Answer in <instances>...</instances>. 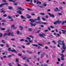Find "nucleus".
Listing matches in <instances>:
<instances>
[{"instance_id": "f257e3e1", "label": "nucleus", "mask_w": 66, "mask_h": 66, "mask_svg": "<svg viewBox=\"0 0 66 66\" xmlns=\"http://www.w3.org/2000/svg\"><path fill=\"white\" fill-rule=\"evenodd\" d=\"M8 35L9 36H10V35H11L12 36H14V34H13V33L10 32L8 34L6 33H5L4 37V36H6V35Z\"/></svg>"}, {"instance_id": "f03ea898", "label": "nucleus", "mask_w": 66, "mask_h": 66, "mask_svg": "<svg viewBox=\"0 0 66 66\" xmlns=\"http://www.w3.org/2000/svg\"><path fill=\"white\" fill-rule=\"evenodd\" d=\"M61 56L62 57L61 58V60L62 61H64V60L65 59L64 58V57H65V56H64V55L63 54H61Z\"/></svg>"}, {"instance_id": "7ed1b4c3", "label": "nucleus", "mask_w": 66, "mask_h": 66, "mask_svg": "<svg viewBox=\"0 0 66 66\" xmlns=\"http://www.w3.org/2000/svg\"><path fill=\"white\" fill-rule=\"evenodd\" d=\"M32 46H34V47H38L37 49H39L40 48V47L39 46H38L36 44H32Z\"/></svg>"}, {"instance_id": "20e7f679", "label": "nucleus", "mask_w": 66, "mask_h": 66, "mask_svg": "<svg viewBox=\"0 0 66 66\" xmlns=\"http://www.w3.org/2000/svg\"><path fill=\"white\" fill-rule=\"evenodd\" d=\"M39 36L41 37H44V36H46V35L44 34H39Z\"/></svg>"}, {"instance_id": "39448f33", "label": "nucleus", "mask_w": 66, "mask_h": 66, "mask_svg": "<svg viewBox=\"0 0 66 66\" xmlns=\"http://www.w3.org/2000/svg\"><path fill=\"white\" fill-rule=\"evenodd\" d=\"M61 42V40H59L58 42V43L59 44L57 45V46L59 48H60V45H61V43H60V42Z\"/></svg>"}, {"instance_id": "423d86ee", "label": "nucleus", "mask_w": 66, "mask_h": 66, "mask_svg": "<svg viewBox=\"0 0 66 66\" xmlns=\"http://www.w3.org/2000/svg\"><path fill=\"white\" fill-rule=\"evenodd\" d=\"M30 24L31 27H35V26L36 25V24H34L32 23H30Z\"/></svg>"}, {"instance_id": "0eeeda50", "label": "nucleus", "mask_w": 66, "mask_h": 66, "mask_svg": "<svg viewBox=\"0 0 66 66\" xmlns=\"http://www.w3.org/2000/svg\"><path fill=\"white\" fill-rule=\"evenodd\" d=\"M48 14L50 16H51V17H53V18H54V16H55L53 14H52L50 13H48Z\"/></svg>"}, {"instance_id": "6e6552de", "label": "nucleus", "mask_w": 66, "mask_h": 66, "mask_svg": "<svg viewBox=\"0 0 66 66\" xmlns=\"http://www.w3.org/2000/svg\"><path fill=\"white\" fill-rule=\"evenodd\" d=\"M29 21H30V22H34L36 20H34L33 19H30L29 20Z\"/></svg>"}, {"instance_id": "1a4fd4ad", "label": "nucleus", "mask_w": 66, "mask_h": 66, "mask_svg": "<svg viewBox=\"0 0 66 66\" xmlns=\"http://www.w3.org/2000/svg\"><path fill=\"white\" fill-rule=\"evenodd\" d=\"M45 54V53H43L42 54L41 56V58L42 59L43 57V56H44V55Z\"/></svg>"}, {"instance_id": "9d476101", "label": "nucleus", "mask_w": 66, "mask_h": 66, "mask_svg": "<svg viewBox=\"0 0 66 66\" xmlns=\"http://www.w3.org/2000/svg\"><path fill=\"white\" fill-rule=\"evenodd\" d=\"M54 10L55 12H57V11H60V10H59L58 8L57 7L56 8V9H54Z\"/></svg>"}, {"instance_id": "9b49d317", "label": "nucleus", "mask_w": 66, "mask_h": 66, "mask_svg": "<svg viewBox=\"0 0 66 66\" xmlns=\"http://www.w3.org/2000/svg\"><path fill=\"white\" fill-rule=\"evenodd\" d=\"M17 34L18 35H21L22 33H20V32L18 31L17 32Z\"/></svg>"}, {"instance_id": "f8f14e48", "label": "nucleus", "mask_w": 66, "mask_h": 66, "mask_svg": "<svg viewBox=\"0 0 66 66\" xmlns=\"http://www.w3.org/2000/svg\"><path fill=\"white\" fill-rule=\"evenodd\" d=\"M33 1V0H31L30 1V3H29V4H31L32 5H34V6H35V5L34 4H33L32 3V2Z\"/></svg>"}, {"instance_id": "ddd939ff", "label": "nucleus", "mask_w": 66, "mask_h": 66, "mask_svg": "<svg viewBox=\"0 0 66 66\" xmlns=\"http://www.w3.org/2000/svg\"><path fill=\"white\" fill-rule=\"evenodd\" d=\"M18 8L19 10H21L22 11H24V9H22L21 7H18Z\"/></svg>"}, {"instance_id": "4468645a", "label": "nucleus", "mask_w": 66, "mask_h": 66, "mask_svg": "<svg viewBox=\"0 0 66 66\" xmlns=\"http://www.w3.org/2000/svg\"><path fill=\"white\" fill-rule=\"evenodd\" d=\"M19 28H20L21 30H23V27L22 26H19Z\"/></svg>"}, {"instance_id": "2eb2a0df", "label": "nucleus", "mask_w": 66, "mask_h": 66, "mask_svg": "<svg viewBox=\"0 0 66 66\" xmlns=\"http://www.w3.org/2000/svg\"><path fill=\"white\" fill-rule=\"evenodd\" d=\"M1 42L2 43L4 44H6V42H5V41L4 40H2L1 41Z\"/></svg>"}, {"instance_id": "dca6fc26", "label": "nucleus", "mask_w": 66, "mask_h": 66, "mask_svg": "<svg viewBox=\"0 0 66 66\" xmlns=\"http://www.w3.org/2000/svg\"><path fill=\"white\" fill-rule=\"evenodd\" d=\"M11 52H15V53H17V51H16V50L13 49V50H12L11 51Z\"/></svg>"}, {"instance_id": "f3484780", "label": "nucleus", "mask_w": 66, "mask_h": 66, "mask_svg": "<svg viewBox=\"0 0 66 66\" xmlns=\"http://www.w3.org/2000/svg\"><path fill=\"white\" fill-rule=\"evenodd\" d=\"M56 21L57 23H61V21H59V20L57 21Z\"/></svg>"}, {"instance_id": "a211bd4d", "label": "nucleus", "mask_w": 66, "mask_h": 66, "mask_svg": "<svg viewBox=\"0 0 66 66\" xmlns=\"http://www.w3.org/2000/svg\"><path fill=\"white\" fill-rule=\"evenodd\" d=\"M26 15L28 16H27V18H31V16L29 15L28 14H26Z\"/></svg>"}, {"instance_id": "6ab92c4d", "label": "nucleus", "mask_w": 66, "mask_h": 66, "mask_svg": "<svg viewBox=\"0 0 66 66\" xmlns=\"http://www.w3.org/2000/svg\"><path fill=\"white\" fill-rule=\"evenodd\" d=\"M3 10V9H2V11H1V13H5V11Z\"/></svg>"}, {"instance_id": "aec40b11", "label": "nucleus", "mask_w": 66, "mask_h": 66, "mask_svg": "<svg viewBox=\"0 0 66 66\" xmlns=\"http://www.w3.org/2000/svg\"><path fill=\"white\" fill-rule=\"evenodd\" d=\"M37 1V4H38L39 3V4H41V3H42L40 2L39 1Z\"/></svg>"}, {"instance_id": "412c9836", "label": "nucleus", "mask_w": 66, "mask_h": 66, "mask_svg": "<svg viewBox=\"0 0 66 66\" xmlns=\"http://www.w3.org/2000/svg\"><path fill=\"white\" fill-rule=\"evenodd\" d=\"M62 31L63 32H62V33H63V34H65V32H66V30H62Z\"/></svg>"}, {"instance_id": "4be33fe9", "label": "nucleus", "mask_w": 66, "mask_h": 66, "mask_svg": "<svg viewBox=\"0 0 66 66\" xmlns=\"http://www.w3.org/2000/svg\"><path fill=\"white\" fill-rule=\"evenodd\" d=\"M40 17L39 16L38 17L37 19H35V20L36 21V20H40Z\"/></svg>"}, {"instance_id": "5701e85b", "label": "nucleus", "mask_w": 66, "mask_h": 66, "mask_svg": "<svg viewBox=\"0 0 66 66\" xmlns=\"http://www.w3.org/2000/svg\"><path fill=\"white\" fill-rule=\"evenodd\" d=\"M12 8H13V7H11V6L8 7V9L9 10H11L12 9Z\"/></svg>"}, {"instance_id": "b1692460", "label": "nucleus", "mask_w": 66, "mask_h": 66, "mask_svg": "<svg viewBox=\"0 0 66 66\" xmlns=\"http://www.w3.org/2000/svg\"><path fill=\"white\" fill-rule=\"evenodd\" d=\"M8 17L9 18V19H12V16L10 15H9L8 16Z\"/></svg>"}, {"instance_id": "393cba45", "label": "nucleus", "mask_w": 66, "mask_h": 66, "mask_svg": "<svg viewBox=\"0 0 66 66\" xmlns=\"http://www.w3.org/2000/svg\"><path fill=\"white\" fill-rule=\"evenodd\" d=\"M21 18L22 19H25V18H24V16H22V15H21Z\"/></svg>"}, {"instance_id": "a878e982", "label": "nucleus", "mask_w": 66, "mask_h": 66, "mask_svg": "<svg viewBox=\"0 0 66 66\" xmlns=\"http://www.w3.org/2000/svg\"><path fill=\"white\" fill-rule=\"evenodd\" d=\"M0 46L2 47H3L4 46V45L3 44H1L0 45Z\"/></svg>"}, {"instance_id": "bb28decb", "label": "nucleus", "mask_w": 66, "mask_h": 66, "mask_svg": "<svg viewBox=\"0 0 66 66\" xmlns=\"http://www.w3.org/2000/svg\"><path fill=\"white\" fill-rule=\"evenodd\" d=\"M3 5H9V4L6 3H3Z\"/></svg>"}, {"instance_id": "cd10ccee", "label": "nucleus", "mask_w": 66, "mask_h": 66, "mask_svg": "<svg viewBox=\"0 0 66 66\" xmlns=\"http://www.w3.org/2000/svg\"><path fill=\"white\" fill-rule=\"evenodd\" d=\"M36 23H38L39 24H41L42 23V22H41L40 21L36 22Z\"/></svg>"}, {"instance_id": "c85d7f7f", "label": "nucleus", "mask_w": 66, "mask_h": 66, "mask_svg": "<svg viewBox=\"0 0 66 66\" xmlns=\"http://www.w3.org/2000/svg\"><path fill=\"white\" fill-rule=\"evenodd\" d=\"M42 20H44V21H46V19H45V18L44 17H42Z\"/></svg>"}, {"instance_id": "c756f323", "label": "nucleus", "mask_w": 66, "mask_h": 66, "mask_svg": "<svg viewBox=\"0 0 66 66\" xmlns=\"http://www.w3.org/2000/svg\"><path fill=\"white\" fill-rule=\"evenodd\" d=\"M14 27H15V26H14V25H13L12 26L11 28L12 29H14Z\"/></svg>"}, {"instance_id": "7c9ffc66", "label": "nucleus", "mask_w": 66, "mask_h": 66, "mask_svg": "<svg viewBox=\"0 0 66 66\" xmlns=\"http://www.w3.org/2000/svg\"><path fill=\"white\" fill-rule=\"evenodd\" d=\"M3 5H4L3 3L1 5H0V7H2L3 6Z\"/></svg>"}, {"instance_id": "2f4dec72", "label": "nucleus", "mask_w": 66, "mask_h": 66, "mask_svg": "<svg viewBox=\"0 0 66 66\" xmlns=\"http://www.w3.org/2000/svg\"><path fill=\"white\" fill-rule=\"evenodd\" d=\"M32 30V28H29L28 29V30L29 31H31Z\"/></svg>"}, {"instance_id": "473e14b6", "label": "nucleus", "mask_w": 66, "mask_h": 66, "mask_svg": "<svg viewBox=\"0 0 66 66\" xmlns=\"http://www.w3.org/2000/svg\"><path fill=\"white\" fill-rule=\"evenodd\" d=\"M12 50V49L11 48H9L8 49V50L9 51H11V50Z\"/></svg>"}, {"instance_id": "72a5a7b5", "label": "nucleus", "mask_w": 66, "mask_h": 66, "mask_svg": "<svg viewBox=\"0 0 66 66\" xmlns=\"http://www.w3.org/2000/svg\"><path fill=\"white\" fill-rule=\"evenodd\" d=\"M16 3H13V5H17V3H18V2H16Z\"/></svg>"}, {"instance_id": "f704fd0d", "label": "nucleus", "mask_w": 66, "mask_h": 66, "mask_svg": "<svg viewBox=\"0 0 66 66\" xmlns=\"http://www.w3.org/2000/svg\"><path fill=\"white\" fill-rule=\"evenodd\" d=\"M26 39H28V40H30L31 39V38L28 37L26 38Z\"/></svg>"}, {"instance_id": "c9c22d12", "label": "nucleus", "mask_w": 66, "mask_h": 66, "mask_svg": "<svg viewBox=\"0 0 66 66\" xmlns=\"http://www.w3.org/2000/svg\"><path fill=\"white\" fill-rule=\"evenodd\" d=\"M24 40L23 39H21L20 40V42H23Z\"/></svg>"}, {"instance_id": "e433bc0d", "label": "nucleus", "mask_w": 66, "mask_h": 66, "mask_svg": "<svg viewBox=\"0 0 66 66\" xmlns=\"http://www.w3.org/2000/svg\"><path fill=\"white\" fill-rule=\"evenodd\" d=\"M2 35H3V34L2 33H0V37H2Z\"/></svg>"}, {"instance_id": "4c0bfd02", "label": "nucleus", "mask_w": 66, "mask_h": 66, "mask_svg": "<svg viewBox=\"0 0 66 66\" xmlns=\"http://www.w3.org/2000/svg\"><path fill=\"white\" fill-rule=\"evenodd\" d=\"M42 23H43V24H48V23H47L42 22Z\"/></svg>"}, {"instance_id": "58836bf2", "label": "nucleus", "mask_w": 66, "mask_h": 66, "mask_svg": "<svg viewBox=\"0 0 66 66\" xmlns=\"http://www.w3.org/2000/svg\"><path fill=\"white\" fill-rule=\"evenodd\" d=\"M49 37H50V38H53V36H52V35H50L49 36Z\"/></svg>"}, {"instance_id": "ea45409f", "label": "nucleus", "mask_w": 66, "mask_h": 66, "mask_svg": "<svg viewBox=\"0 0 66 66\" xmlns=\"http://www.w3.org/2000/svg\"><path fill=\"white\" fill-rule=\"evenodd\" d=\"M26 45H30V43H28L26 44Z\"/></svg>"}, {"instance_id": "a19ab883", "label": "nucleus", "mask_w": 66, "mask_h": 66, "mask_svg": "<svg viewBox=\"0 0 66 66\" xmlns=\"http://www.w3.org/2000/svg\"><path fill=\"white\" fill-rule=\"evenodd\" d=\"M2 1L3 2H6V1L5 0H3Z\"/></svg>"}, {"instance_id": "79ce46f5", "label": "nucleus", "mask_w": 66, "mask_h": 66, "mask_svg": "<svg viewBox=\"0 0 66 66\" xmlns=\"http://www.w3.org/2000/svg\"><path fill=\"white\" fill-rule=\"evenodd\" d=\"M11 40H13V41H14L15 40H15V39H14V38H12V39H11Z\"/></svg>"}, {"instance_id": "37998d69", "label": "nucleus", "mask_w": 66, "mask_h": 66, "mask_svg": "<svg viewBox=\"0 0 66 66\" xmlns=\"http://www.w3.org/2000/svg\"><path fill=\"white\" fill-rule=\"evenodd\" d=\"M23 60H26V56H25V57H23Z\"/></svg>"}, {"instance_id": "c03bdc74", "label": "nucleus", "mask_w": 66, "mask_h": 66, "mask_svg": "<svg viewBox=\"0 0 66 66\" xmlns=\"http://www.w3.org/2000/svg\"><path fill=\"white\" fill-rule=\"evenodd\" d=\"M16 62H18V61H19V60H18V59H16Z\"/></svg>"}, {"instance_id": "a18cd8bd", "label": "nucleus", "mask_w": 66, "mask_h": 66, "mask_svg": "<svg viewBox=\"0 0 66 66\" xmlns=\"http://www.w3.org/2000/svg\"><path fill=\"white\" fill-rule=\"evenodd\" d=\"M8 65L10 66H12V64L11 63H9Z\"/></svg>"}, {"instance_id": "49530a36", "label": "nucleus", "mask_w": 66, "mask_h": 66, "mask_svg": "<svg viewBox=\"0 0 66 66\" xmlns=\"http://www.w3.org/2000/svg\"><path fill=\"white\" fill-rule=\"evenodd\" d=\"M57 23V22L56 21V22H54V24H56Z\"/></svg>"}, {"instance_id": "de8ad7c7", "label": "nucleus", "mask_w": 66, "mask_h": 66, "mask_svg": "<svg viewBox=\"0 0 66 66\" xmlns=\"http://www.w3.org/2000/svg\"><path fill=\"white\" fill-rule=\"evenodd\" d=\"M29 37H30L31 38H33V37L32 36H29Z\"/></svg>"}, {"instance_id": "09e8293b", "label": "nucleus", "mask_w": 66, "mask_h": 66, "mask_svg": "<svg viewBox=\"0 0 66 66\" xmlns=\"http://www.w3.org/2000/svg\"><path fill=\"white\" fill-rule=\"evenodd\" d=\"M12 55H9L8 56V57H12Z\"/></svg>"}, {"instance_id": "8fccbe9b", "label": "nucleus", "mask_w": 66, "mask_h": 66, "mask_svg": "<svg viewBox=\"0 0 66 66\" xmlns=\"http://www.w3.org/2000/svg\"><path fill=\"white\" fill-rule=\"evenodd\" d=\"M48 31V30H46L44 31L45 32H47Z\"/></svg>"}, {"instance_id": "3c124183", "label": "nucleus", "mask_w": 66, "mask_h": 66, "mask_svg": "<svg viewBox=\"0 0 66 66\" xmlns=\"http://www.w3.org/2000/svg\"><path fill=\"white\" fill-rule=\"evenodd\" d=\"M1 30H5V29L4 28H2L1 29Z\"/></svg>"}, {"instance_id": "603ef678", "label": "nucleus", "mask_w": 66, "mask_h": 66, "mask_svg": "<svg viewBox=\"0 0 66 66\" xmlns=\"http://www.w3.org/2000/svg\"><path fill=\"white\" fill-rule=\"evenodd\" d=\"M40 15H45V13H40Z\"/></svg>"}, {"instance_id": "864d4df0", "label": "nucleus", "mask_w": 66, "mask_h": 66, "mask_svg": "<svg viewBox=\"0 0 66 66\" xmlns=\"http://www.w3.org/2000/svg\"><path fill=\"white\" fill-rule=\"evenodd\" d=\"M19 16V14H16L15 15V16L16 17H18V16Z\"/></svg>"}, {"instance_id": "5fc2aeb1", "label": "nucleus", "mask_w": 66, "mask_h": 66, "mask_svg": "<svg viewBox=\"0 0 66 66\" xmlns=\"http://www.w3.org/2000/svg\"><path fill=\"white\" fill-rule=\"evenodd\" d=\"M6 47H9V45L8 44H7Z\"/></svg>"}, {"instance_id": "6e6d98bb", "label": "nucleus", "mask_w": 66, "mask_h": 66, "mask_svg": "<svg viewBox=\"0 0 66 66\" xmlns=\"http://www.w3.org/2000/svg\"><path fill=\"white\" fill-rule=\"evenodd\" d=\"M18 13L19 14H21V12L20 11H18Z\"/></svg>"}, {"instance_id": "4d7b16f0", "label": "nucleus", "mask_w": 66, "mask_h": 66, "mask_svg": "<svg viewBox=\"0 0 66 66\" xmlns=\"http://www.w3.org/2000/svg\"><path fill=\"white\" fill-rule=\"evenodd\" d=\"M16 0H14V1H12V2L13 3H15L16 2Z\"/></svg>"}, {"instance_id": "13d9d810", "label": "nucleus", "mask_w": 66, "mask_h": 66, "mask_svg": "<svg viewBox=\"0 0 66 66\" xmlns=\"http://www.w3.org/2000/svg\"><path fill=\"white\" fill-rule=\"evenodd\" d=\"M17 48H18L19 49L21 48V47H20V46H18L17 47Z\"/></svg>"}, {"instance_id": "bf43d9fd", "label": "nucleus", "mask_w": 66, "mask_h": 66, "mask_svg": "<svg viewBox=\"0 0 66 66\" xmlns=\"http://www.w3.org/2000/svg\"><path fill=\"white\" fill-rule=\"evenodd\" d=\"M27 10L28 11H32V10H31V9L30 8H28Z\"/></svg>"}, {"instance_id": "052dcab7", "label": "nucleus", "mask_w": 66, "mask_h": 66, "mask_svg": "<svg viewBox=\"0 0 66 66\" xmlns=\"http://www.w3.org/2000/svg\"><path fill=\"white\" fill-rule=\"evenodd\" d=\"M43 5L44 6H47V4H46L44 3L43 4Z\"/></svg>"}, {"instance_id": "680f3d73", "label": "nucleus", "mask_w": 66, "mask_h": 66, "mask_svg": "<svg viewBox=\"0 0 66 66\" xmlns=\"http://www.w3.org/2000/svg\"><path fill=\"white\" fill-rule=\"evenodd\" d=\"M3 16L4 17H6L7 16V15L5 14L3 15Z\"/></svg>"}, {"instance_id": "e2e57ef3", "label": "nucleus", "mask_w": 66, "mask_h": 66, "mask_svg": "<svg viewBox=\"0 0 66 66\" xmlns=\"http://www.w3.org/2000/svg\"><path fill=\"white\" fill-rule=\"evenodd\" d=\"M22 48H24V49H25V47L23 45H22Z\"/></svg>"}, {"instance_id": "0e129e2a", "label": "nucleus", "mask_w": 66, "mask_h": 66, "mask_svg": "<svg viewBox=\"0 0 66 66\" xmlns=\"http://www.w3.org/2000/svg\"><path fill=\"white\" fill-rule=\"evenodd\" d=\"M51 28H52V29H53V28H54V27H53V26H51Z\"/></svg>"}, {"instance_id": "69168bd1", "label": "nucleus", "mask_w": 66, "mask_h": 66, "mask_svg": "<svg viewBox=\"0 0 66 66\" xmlns=\"http://www.w3.org/2000/svg\"><path fill=\"white\" fill-rule=\"evenodd\" d=\"M54 35H55L56 36V35H57V34H56V33L55 32L54 33Z\"/></svg>"}, {"instance_id": "338daca9", "label": "nucleus", "mask_w": 66, "mask_h": 66, "mask_svg": "<svg viewBox=\"0 0 66 66\" xmlns=\"http://www.w3.org/2000/svg\"><path fill=\"white\" fill-rule=\"evenodd\" d=\"M17 64L18 66H21V65H20V64H19V63H18Z\"/></svg>"}, {"instance_id": "774afa93", "label": "nucleus", "mask_w": 66, "mask_h": 66, "mask_svg": "<svg viewBox=\"0 0 66 66\" xmlns=\"http://www.w3.org/2000/svg\"><path fill=\"white\" fill-rule=\"evenodd\" d=\"M52 42H53V43H54V44H56V42H54V41H52Z\"/></svg>"}]
</instances>
